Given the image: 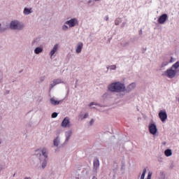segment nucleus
<instances>
[{"label":"nucleus","mask_w":179,"mask_h":179,"mask_svg":"<svg viewBox=\"0 0 179 179\" xmlns=\"http://www.w3.org/2000/svg\"><path fill=\"white\" fill-rule=\"evenodd\" d=\"M34 43H36V41H34V42H33V44H34Z\"/></svg>","instance_id":"58836bf2"},{"label":"nucleus","mask_w":179,"mask_h":179,"mask_svg":"<svg viewBox=\"0 0 179 179\" xmlns=\"http://www.w3.org/2000/svg\"><path fill=\"white\" fill-rule=\"evenodd\" d=\"M24 179H31L30 177H25Z\"/></svg>","instance_id":"72a5a7b5"},{"label":"nucleus","mask_w":179,"mask_h":179,"mask_svg":"<svg viewBox=\"0 0 179 179\" xmlns=\"http://www.w3.org/2000/svg\"><path fill=\"white\" fill-rule=\"evenodd\" d=\"M145 176H146V168L143 169L141 179H145Z\"/></svg>","instance_id":"a878e982"},{"label":"nucleus","mask_w":179,"mask_h":179,"mask_svg":"<svg viewBox=\"0 0 179 179\" xmlns=\"http://www.w3.org/2000/svg\"><path fill=\"white\" fill-rule=\"evenodd\" d=\"M59 45L58 44H55L52 49L50 52V58L55 57V53L58 52Z\"/></svg>","instance_id":"9b49d317"},{"label":"nucleus","mask_w":179,"mask_h":179,"mask_svg":"<svg viewBox=\"0 0 179 179\" xmlns=\"http://www.w3.org/2000/svg\"><path fill=\"white\" fill-rule=\"evenodd\" d=\"M61 127H62L63 128H69V127H71V122H69V117H66L62 124H61Z\"/></svg>","instance_id":"6e6552de"},{"label":"nucleus","mask_w":179,"mask_h":179,"mask_svg":"<svg viewBox=\"0 0 179 179\" xmlns=\"http://www.w3.org/2000/svg\"><path fill=\"white\" fill-rule=\"evenodd\" d=\"M1 24H0V30H1V31H5V30H6V29H1Z\"/></svg>","instance_id":"2f4dec72"},{"label":"nucleus","mask_w":179,"mask_h":179,"mask_svg":"<svg viewBox=\"0 0 179 179\" xmlns=\"http://www.w3.org/2000/svg\"><path fill=\"white\" fill-rule=\"evenodd\" d=\"M35 156L38 159L36 165L38 169L44 170L47 167L48 161V150L45 148H39L35 150Z\"/></svg>","instance_id":"f257e3e1"},{"label":"nucleus","mask_w":179,"mask_h":179,"mask_svg":"<svg viewBox=\"0 0 179 179\" xmlns=\"http://www.w3.org/2000/svg\"><path fill=\"white\" fill-rule=\"evenodd\" d=\"M65 136H66V140L64 141V143H68L69 142V139L71 136H72V130H68L65 132Z\"/></svg>","instance_id":"ddd939ff"},{"label":"nucleus","mask_w":179,"mask_h":179,"mask_svg":"<svg viewBox=\"0 0 179 179\" xmlns=\"http://www.w3.org/2000/svg\"><path fill=\"white\" fill-rule=\"evenodd\" d=\"M100 166V161L99 160V158H95L94 159V169L97 170Z\"/></svg>","instance_id":"6ab92c4d"},{"label":"nucleus","mask_w":179,"mask_h":179,"mask_svg":"<svg viewBox=\"0 0 179 179\" xmlns=\"http://www.w3.org/2000/svg\"><path fill=\"white\" fill-rule=\"evenodd\" d=\"M68 29H69V27H68L67 25L64 24V25L62 26V30L66 31V30H68Z\"/></svg>","instance_id":"cd10ccee"},{"label":"nucleus","mask_w":179,"mask_h":179,"mask_svg":"<svg viewBox=\"0 0 179 179\" xmlns=\"http://www.w3.org/2000/svg\"><path fill=\"white\" fill-rule=\"evenodd\" d=\"M158 179H166V174L163 171H161L158 176Z\"/></svg>","instance_id":"b1692460"},{"label":"nucleus","mask_w":179,"mask_h":179,"mask_svg":"<svg viewBox=\"0 0 179 179\" xmlns=\"http://www.w3.org/2000/svg\"><path fill=\"white\" fill-rule=\"evenodd\" d=\"M159 117L162 122H165L167 120V113H166V111L161 110L159 113Z\"/></svg>","instance_id":"9d476101"},{"label":"nucleus","mask_w":179,"mask_h":179,"mask_svg":"<svg viewBox=\"0 0 179 179\" xmlns=\"http://www.w3.org/2000/svg\"><path fill=\"white\" fill-rule=\"evenodd\" d=\"M58 117V113L55 112L52 114V118H57Z\"/></svg>","instance_id":"bb28decb"},{"label":"nucleus","mask_w":179,"mask_h":179,"mask_svg":"<svg viewBox=\"0 0 179 179\" xmlns=\"http://www.w3.org/2000/svg\"><path fill=\"white\" fill-rule=\"evenodd\" d=\"M166 20H167V14H164L159 17L158 22L160 24H163Z\"/></svg>","instance_id":"dca6fc26"},{"label":"nucleus","mask_w":179,"mask_h":179,"mask_svg":"<svg viewBox=\"0 0 179 179\" xmlns=\"http://www.w3.org/2000/svg\"><path fill=\"white\" fill-rule=\"evenodd\" d=\"M148 129L151 135H156L157 134V126L155 123H150Z\"/></svg>","instance_id":"423d86ee"},{"label":"nucleus","mask_w":179,"mask_h":179,"mask_svg":"<svg viewBox=\"0 0 179 179\" xmlns=\"http://www.w3.org/2000/svg\"><path fill=\"white\" fill-rule=\"evenodd\" d=\"M9 26L11 30H17L18 31H22L24 29V23L17 20H12Z\"/></svg>","instance_id":"20e7f679"},{"label":"nucleus","mask_w":179,"mask_h":179,"mask_svg":"<svg viewBox=\"0 0 179 179\" xmlns=\"http://www.w3.org/2000/svg\"><path fill=\"white\" fill-rule=\"evenodd\" d=\"M135 87H136V83H135L129 84L127 87L124 85V92L129 93V92H132V90H135Z\"/></svg>","instance_id":"0eeeda50"},{"label":"nucleus","mask_w":179,"mask_h":179,"mask_svg":"<svg viewBox=\"0 0 179 179\" xmlns=\"http://www.w3.org/2000/svg\"><path fill=\"white\" fill-rule=\"evenodd\" d=\"M24 15H29L30 13H33V8H27L25 7L23 10Z\"/></svg>","instance_id":"f3484780"},{"label":"nucleus","mask_w":179,"mask_h":179,"mask_svg":"<svg viewBox=\"0 0 179 179\" xmlns=\"http://www.w3.org/2000/svg\"><path fill=\"white\" fill-rule=\"evenodd\" d=\"M176 59L174 58L171 57L169 60H165L162 64H161V68H164V66H167L169 64H171V62H174Z\"/></svg>","instance_id":"2eb2a0df"},{"label":"nucleus","mask_w":179,"mask_h":179,"mask_svg":"<svg viewBox=\"0 0 179 179\" xmlns=\"http://www.w3.org/2000/svg\"><path fill=\"white\" fill-rule=\"evenodd\" d=\"M104 100H108V99H113V94L110 92H106L102 96Z\"/></svg>","instance_id":"a211bd4d"},{"label":"nucleus","mask_w":179,"mask_h":179,"mask_svg":"<svg viewBox=\"0 0 179 179\" xmlns=\"http://www.w3.org/2000/svg\"><path fill=\"white\" fill-rule=\"evenodd\" d=\"M88 106L91 108H96V107L93 106H96V107H101V106H100L99 103L94 102H91Z\"/></svg>","instance_id":"393cba45"},{"label":"nucleus","mask_w":179,"mask_h":179,"mask_svg":"<svg viewBox=\"0 0 179 179\" xmlns=\"http://www.w3.org/2000/svg\"><path fill=\"white\" fill-rule=\"evenodd\" d=\"M59 103H61V101H57L55 98L50 99V103L52 104V106H58Z\"/></svg>","instance_id":"412c9836"},{"label":"nucleus","mask_w":179,"mask_h":179,"mask_svg":"<svg viewBox=\"0 0 179 179\" xmlns=\"http://www.w3.org/2000/svg\"><path fill=\"white\" fill-rule=\"evenodd\" d=\"M115 24H116L117 26H118V24H119L117 20L116 22H115Z\"/></svg>","instance_id":"473e14b6"},{"label":"nucleus","mask_w":179,"mask_h":179,"mask_svg":"<svg viewBox=\"0 0 179 179\" xmlns=\"http://www.w3.org/2000/svg\"><path fill=\"white\" fill-rule=\"evenodd\" d=\"M116 66H111L110 69L111 70H115Z\"/></svg>","instance_id":"7c9ffc66"},{"label":"nucleus","mask_w":179,"mask_h":179,"mask_svg":"<svg viewBox=\"0 0 179 179\" xmlns=\"http://www.w3.org/2000/svg\"><path fill=\"white\" fill-rule=\"evenodd\" d=\"M179 68V62H176L170 69L162 73V76H166L169 78V79H173L177 75V69Z\"/></svg>","instance_id":"7ed1b4c3"},{"label":"nucleus","mask_w":179,"mask_h":179,"mask_svg":"<svg viewBox=\"0 0 179 179\" xmlns=\"http://www.w3.org/2000/svg\"><path fill=\"white\" fill-rule=\"evenodd\" d=\"M93 124H94V119H92V120L90 121V125H93Z\"/></svg>","instance_id":"c756f323"},{"label":"nucleus","mask_w":179,"mask_h":179,"mask_svg":"<svg viewBox=\"0 0 179 179\" xmlns=\"http://www.w3.org/2000/svg\"><path fill=\"white\" fill-rule=\"evenodd\" d=\"M107 88L111 93H122L125 92V84L120 81H115L110 83Z\"/></svg>","instance_id":"f03ea898"},{"label":"nucleus","mask_w":179,"mask_h":179,"mask_svg":"<svg viewBox=\"0 0 179 179\" xmlns=\"http://www.w3.org/2000/svg\"><path fill=\"white\" fill-rule=\"evenodd\" d=\"M83 48V43L79 42L77 44L76 48V52L77 54H80L82 52V49Z\"/></svg>","instance_id":"4468645a"},{"label":"nucleus","mask_w":179,"mask_h":179,"mask_svg":"<svg viewBox=\"0 0 179 179\" xmlns=\"http://www.w3.org/2000/svg\"><path fill=\"white\" fill-rule=\"evenodd\" d=\"M59 83L65 84V82H64V80H62L60 78H57V79L53 80L50 84V89H52V87H55V86H57V85H59Z\"/></svg>","instance_id":"1a4fd4ad"},{"label":"nucleus","mask_w":179,"mask_h":179,"mask_svg":"<svg viewBox=\"0 0 179 179\" xmlns=\"http://www.w3.org/2000/svg\"><path fill=\"white\" fill-rule=\"evenodd\" d=\"M64 87L66 90H67V94H68V93H69V86H68V85H65Z\"/></svg>","instance_id":"c85d7f7f"},{"label":"nucleus","mask_w":179,"mask_h":179,"mask_svg":"<svg viewBox=\"0 0 179 179\" xmlns=\"http://www.w3.org/2000/svg\"><path fill=\"white\" fill-rule=\"evenodd\" d=\"M106 20H108V17H106Z\"/></svg>","instance_id":"4c0bfd02"},{"label":"nucleus","mask_w":179,"mask_h":179,"mask_svg":"<svg viewBox=\"0 0 179 179\" xmlns=\"http://www.w3.org/2000/svg\"><path fill=\"white\" fill-rule=\"evenodd\" d=\"M89 117V113H80L79 116H78V118L79 120H86V118H87Z\"/></svg>","instance_id":"aec40b11"},{"label":"nucleus","mask_w":179,"mask_h":179,"mask_svg":"<svg viewBox=\"0 0 179 179\" xmlns=\"http://www.w3.org/2000/svg\"><path fill=\"white\" fill-rule=\"evenodd\" d=\"M92 179H97V178H96V176H93Z\"/></svg>","instance_id":"c9c22d12"},{"label":"nucleus","mask_w":179,"mask_h":179,"mask_svg":"<svg viewBox=\"0 0 179 179\" xmlns=\"http://www.w3.org/2000/svg\"><path fill=\"white\" fill-rule=\"evenodd\" d=\"M2 170V166L0 164V171Z\"/></svg>","instance_id":"f704fd0d"},{"label":"nucleus","mask_w":179,"mask_h":179,"mask_svg":"<svg viewBox=\"0 0 179 179\" xmlns=\"http://www.w3.org/2000/svg\"><path fill=\"white\" fill-rule=\"evenodd\" d=\"M41 80H42V82L44 80V78H43L42 79H41Z\"/></svg>","instance_id":"e433bc0d"},{"label":"nucleus","mask_w":179,"mask_h":179,"mask_svg":"<svg viewBox=\"0 0 179 179\" xmlns=\"http://www.w3.org/2000/svg\"><path fill=\"white\" fill-rule=\"evenodd\" d=\"M59 145H61V137L59 136H57L53 140V146L55 148H58Z\"/></svg>","instance_id":"f8f14e48"},{"label":"nucleus","mask_w":179,"mask_h":179,"mask_svg":"<svg viewBox=\"0 0 179 179\" xmlns=\"http://www.w3.org/2000/svg\"><path fill=\"white\" fill-rule=\"evenodd\" d=\"M43 52V48L42 47H37L34 49V54L38 55V54H41Z\"/></svg>","instance_id":"4be33fe9"},{"label":"nucleus","mask_w":179,"mask_h":179,"mask_svg":"<svg viewBox=\"0 0 179 179\" xmlns=\"http://www.w3.org/2000/svg\"><path fill=\"white\" fill-rule=\"evenodd\" d=\"M95 1H99V0H95Z\"/></svg>","instance_id":"ea45409f"},{"label":"nucleus","mask_w":179,"mask_h":179,"mask_svg":"<svg viewBox=\"0 0 179 179\" xmlns=\"http://www.w3.org/2000/svg\"><path fill=\"white\" fill-rule=\"evenodd\" d=\"M164 155L166 157H170V156L173 155V151L171 149H167L164 151Z\"/></svg>","instance_id":"5701e85b"},{"label":"nucleus","mask_w":179,"mask_h":179,"mask_svg":"<svg viewBox=\"0 0 179 179\" xmlns=\"http://www.w3.org/2000/svg\"><path fill=\"white\" fill-rule=\"evenodd\" d=\"M65 24H67L69 27H75V26H78L79 21H78V18H72L66 21Z\"/></svg>","instance_id":"39448f33"}]
</instances>
